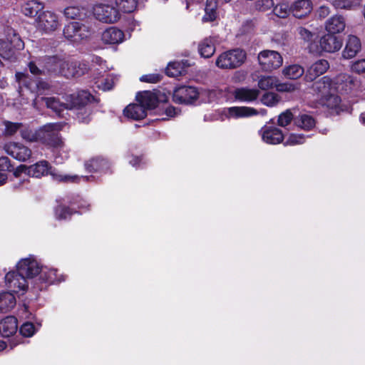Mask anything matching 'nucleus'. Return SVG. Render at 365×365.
<instances>
[{"instance_id":"obj_52","label":"nucleus","mask_w":365,"mask_h":365,"mask_svg":"<svg viewBox=\"0 0 365 365\" xmlns=\"http://www.w3.org/2000/svg\"><path fill=\"white\" fill-rule=\"evenodd\" d=\"M21 127H22V124L21 123H11V122L7 121V122L5 123V131H4V133L6 135H13Z\"/></svg>"},{"instance_id":"obj_45","label":"nucleus","mask_w":365,"mask_h":365,"mask_svg":"<svg viewBox=\"0 0 365 365\" xmlns=\"http://www.w3.org/2000/svg\"><path fill=\"white\" fill-rule=\"evenodd\" d=\"M184 72V67L180 62L170 63L166 68V74L170 77H178Z\"/></svg>"},{"instance_id":"obj_58","label":"nucleus","mask_w":365,"mask_h":365,"mask_svg":"<svg viewBox=\"0 0 365 365\" xmlns=\"http://www.w3.org/2000/svg\"><path fill=\"white\" fill-rule=\"evenodd\" d=\"M140 81L155 83L160 80V76L158 74L143 75L140 78Z\"/></svg>"},{"instance_id":"obj_64","label":"nucleus","mask_w":365,"mask_h":365,"mask_svg":"<svg viewBox=\"0 0 365 365\" xmlns=\"http://www.w3.org/2000/svg\"><path fill=\"white\" fill-rule=\"evenodd\" d=\"M165 113L168 116L174 117L175 115H177V111L175 108L170 106L166 108Z\"/></svg>"},{"instance_id":"obj_62","label":"nucleus","mask_w":365,"mask_h":365,"mask_svg":"<svg viewBox=\"0 0 365 365\" xmlns=\"http://www.w3.org/2000/svg\"><path fill=\"white\" fill-rule=\"evenodd\" d=\"M142 158L140 157L133 156L132 159L129 160V163L135 168L140 167L142 163Z\"/></svg>"},{"instance_id":"obj_10","label":"nucleus","mask_w":365,"mask_h":365,"mask_svg":"<svg viewBox=\"0 0 365 365\" xmlns=\"http://www.w3.org/2000/svg\"><path fill=\"white\" fill-rule=\"evenodd\" d=\"M319 47L311 43L309 45V51L312 53H320L325 51L328 53H334L340 50L342 46V41L340 38L334 34L328 33L323 36L319 41Z\"/></svg>"},{"instance_id":"obj_25","label":"nucleus","mask_w":365,"mask_h":365,"mask_svg":"<svg viewBox=\"0 0 365 365\" xmlns=\"http://www.w3.org/2000/svg\"><path fill=\"white\" fill-rule=\"evenodd\" d=\"M361 41L359 38L354 35H349L347 38L346 46L343 51V56L345 58L354 57L361 50Z\"/></svg>"},{"instance_id":"obj_42","label":"nucleus","mask_w":365,"mask_h":365,"mask_svg":"<svg viewBox=\"0 0 365 365\" xmlns=\"http://www.w3.org/2000/svg\"><path fill=\"white\" fill-rule=\"evenodd\" d=\"M296 124L304 130H310L314 127L315 120L309 115L302 114L296 119Z\"/></svg>"},{"instance_id":"obj_40","label":"nucleus","mask_w":365,"mask_h":365,"mask_svg":"<svg viewBox=\"0 0 365 365\" xmlns=\"http://www.w3.org/2000/svg\"><path fill=\"white\" fill-rule=\"evenodd\" d=\"M278 78L273 76H262L258 81V87L261 90H269L276 88Z\"/></svg>"},{"instance_id":"obj_60","label":"nucleus","mask_w":365,"mask_h":365,"mask_svg":"<svg viewBox=\"0 0 365 365\" xmlns=\"http://www.w3.org/2000/svg\"><path fill=\"white\" fill-rule=\"evenodd\" d=\"M298 33L300 35L301 38H302L304 40L307 41H312L314 36V34L311 31L303 27L299 28Z\"/></svg>"},{"instance_id":"obj_37","label":"nucleus","mask_w":365,"mask_h":365,"mask_svg":"<svg viewBox=\"0 0 365 365\" xmlns=\"http://www.w3.org/2000/svg\"><path fill=\"white\" fill-rule=\"evenodd\" d=\"M304 73V68L298 64L286 66L282 70L283 75L289 79H297Z\"/></svg>"},{"instance_id":"obj_35","label":"nucleus","mask_w":365,"mask_h":365,"mask_svg":"<svg viewBox=\"0 0 365 365\" xmlns=\"http://www.w3.org/2000/svg\"><path fill=\"white\" fill-rule=\"evenodd\" d=\"M117 80V76L113 74H106L98 78L95 81V84L98 88L106 91L112 89Z\"/></svg>"},{"instance_id":"obj_21","label":"nucleus","mask_w":365,"mask_h":365,"mask_svg":"<svg viewBox=\"0 0 365 365\" xmlns=\"http://www.w3.org/2000/svg\"><path fill=\"white\" fill-rule=\"evenodd\" d=\"M329 67L327 60L321 59L312 64L307 70L304 79L307 81H313L318 76L325 73Z\"/></svg>"},{"instance_id":"obj_53","label":"nucleus","mask_w":365,"mask_h":365,"mask_svg":"<svg viewBox=\"0 0 365 365\" xmlns=\"http://www.w3.org/2000/svg\"><path fill=\"white\" fill-rule=\"evenodd\" d=\"M305 137L302 134H291L286 140L285 144L295 145L304 143Z\"/></svg>"},{"instance_id":"obj_56","label":"nucleus","mask_w":365,"mask_h":365,"mask_svg":"<svg viewBox=\"0 0 365 365\" xmlns=\"http://www.w3.org/2000/svg\"><path fill=\"white\" fill-rule=\"evenodd\" d=\"M276 89L279 92H293L297 89V86L290 83H280L278 79Z\"/></svg>"},{"instance_id":"obj_28","label":"nucleus","mask_w":365,"mask_h":365,"mask_svg":"<svg viewBox=\"0 0 365 365\" xmlns=\"http://www.w3.org/2000/svg\"><path fill=\"white\" fill-rule=\"evenodd\" d=\"M136 99L138 103L143 106L146 110L155 108L158 102L156 95L148 91L139 93Z\"/></svg>"},{"instance_id":"obj_19","label":"nucleus","mask_w":365,"mask_h":365,"mask_svg":"<svg viewBox=\"0 0 365 365\" xmlns=\"http://www.w3.org/2000/svg\"><path fill=\"white\" fill-rule=\"evenodd\" d=\"M313 90L319 100L322 99L331 92H336L335 82L328 76H324L313 84Z\"/></svg>"},{"instance_id":"obj_18","label":"nucleus","mask_w":365,"mask_h":365,"mask_svg":"<svg viewBox=\"0 0 365 365\" xmlns=\"http://www.w3.org/2000/svg\"><path fill=\"white\" fill-rule=\"evenodd\" d=\"M262 140L267 144L280 143L284 138V135L280 129L273 126H264L259 131Z\"/></svg>"},{"instance_id":"obj_15","label":"nucleus","mask_w":365,"mask_h":365,"mask_svg":"<svg viewBox=\"0 0 365 365\" xmlns=\"http://www.w3.org/2000/svg\"><path fill=\"white\" fill-rule=\"evenodd\" d=\"M16 267L18 271L26 278L34 277L40 274L41 269L38 262L33 256H29V257L21 259Z\"/></svg>"},{"instance_id":"obj_24","label":"nucleus","mask_w":365,"mask_h":365,"mask_svg":"<svg viewBox=\"0 0 365 365\" xmlns=\"http://www.w3.org/2000/svg\"><path fill=\"white\" fill-rule=\"evenodd\" d=\"M17 329V319L13 316H8L0 321V334L4 337L12 336Z\"/></svg>"},{"instance_id":"obj_17","label":"nucleus","mask_w":365,"mask_h":365,"mask_svg":"<svg viewBox=\"0 0 365 365\" xmlns=\"http://www.w3.org/2000/svg\"><path fill=\"white\" fill-rule=\"evenodd\" d=\"M359 86L360 82L356 78L346 73L339 75L335 80L336 91L345 93L356 91Z\"/></svg>"},{"instance_id":"obj_59","label":"nucleus","mask_w":365,"mask_h":365,"mask_svg":"<svg viewBox=\"0 0 365 365\" xmlns=\"http://www.w3.org/2000/svg\"><path fill=\"white\" fill-rule=\"evenodd\" d=\"M11 163L7 157L0 158V173H5L10 170Z\"/></svg>"},{"instance_id":"obj_55","label":"nucleus","mask_w":365,"mask_h":365,"mask_svg":"<svg viewBox=\"0 0 365 365\" xmlns=\"http://www.w3.org/2000/svg\"><path fill=\"white\" fill-rule=\"evenodd\" d=\"M274 6L273 0H257L255 7L257 10L265 11Z\"/></svg>"},{"instance_id":"obj_6","label":"nucleus","mask_w":365,"mask_h":365,"mask_svg":"<svg viewBox=\"0 0 365 365\" xmlns=\"http://www.w3.org/2000/svg\"><path fill=\"white\" fill-rule=\"evenodd\" d=\"M93 29L88 24L72 22L64 27V37L73 43H79L88 39L93 34Z\"/></svg>"},{"instance_id":"obj_46","label":"nucleus","mask_w":365,"mask_h":365,"mask_svg":"<svg viewBox=\"0 0 365 365\" xmlns=\"http://www.w3.org/2000/svg\"><path fill=\"white\" fill-rule=\"evenodd\" d=\"M85 14L84 9L78 6H68L64 9V15L67 19H81Z\"/></svg>"},{"instance_id":"obj_43","label":"nucleus","mask_w":365,"mask_h":365,"mask_svg":"<svg viewBox=\"0 0 365 365\" xmlns=\"http://www.w3.org/2000/svg\"><path fill=\"white\" fill-rule=\"evenodd\" d=\"M341 101L340 98L336 94V92H331L326 97L320 99V103L329 108H336L338 107Z\"/></svg>"},{"instance_id":"obj_1","label":"nucleus","mask_w":365,"mask_h":365,"mask_svg":"<svg viewBox=\"0 0 365 365\" xmlns=\"http://www.w3.org/2000/svg\"><path fill=\"white\" fill-rule=\"evenodd\" d=\"M93 96L86 91H80L72 94L66 95L64 97L65 103H61L59 100L54 97L41 98L45 101L46 107L53 110L58 115H61V113L65 110L76 109L80 110L77 113L78 118L83 122L86 121V118L81 116L80 114L89 115V110L86 106L89 103Z\"/></svg>"},{"instance_id":"obj_2","label":"nucleus","mask_w":365,"mask_h":365,"mask_svg":"<svg viewBox=\"0 0 365 365\" xmlns=\"http://www.w3.org/2000/svg\"><path fill=\"white\" fill-rule=\"evenodd\" d=\"M19 173H24L34 178H40L45 175L50 174L53 180L58 182H77L80 179H83L84 181L90 180V178L87 176L79 177L78 175L61 174L50 166L49 163L46 160H41L30 166L21 165L16 168L14 172V175L18 176Z\"/></svg>"},{"instance_id":"obj_32","label":"nucleus","mask_w":365,"mask_h":365,"mask_svg":"<svg viewBox=\"0 0 365 365\" xmlns=\"http://www.w3.org/2000/svg\"><path fill=\"white\" fill-rule=\"evenodd\" d=\"M41 279L48 283L53 284L64 281L63 275L58 276L57 270L46 267H41L40 272Z\"/></svg>"},{"instance_id":"obj_47","label":"nucleus","mask_w":365,"mask_h":365,"mask_svg":"<svg viewBox=\"0 0 365 365\" xmlns=\"http://www.w3.org/2000/svg\"><path fill=\"white\" fill-rule=\"evenodd\" d=\"M262 103L269 107L276 106L280 101V97L274 93H266L262 97Z\"/></svg>"},{"instance_id":"obj_7","label":"nucleus","mask_w":365,"mask_h":365,"mask_svg":"<svg viewBox=\"0 0 365 365\" xmlns=\"http://www.w3.org/2000/svg\"><path fill=\"white\" fill-rule=\"evenodd\" d=\"M93 14L96 19L106 24H114L120 18L119 11L114 6L106 4L95 5L93 7Z\"/></svg>"},{"instance_id":"obj_44","label":"nucleus","mask_w":365,"mask_h":365,"mask_svg":"<svg viewBox=\"0 0 365 365\" xmlns=\"http://www.w3.org/2000/svg\"><path fill=\"white\" fill-rule=\"evenodd\" d=\"M86 169L91 171L104 170L108 168V162L101 158L93 159L86 164Z\"/></svg>"},{"instance_id":"obj_20","label":"nucleus","mask_w":365,"mask_h":365,"mask_svg":"<svg viewBox=\"0 0 365 365\" xmlns=\"http://www.w3.org/2000/svg\"><path fill=\"white\" fill-rule=\"evenodd\" d=\"M222 114L226 118H246L257 114L255 109L245 106H233L225 108Z\"/></svg>"},{"instance_id":"obj_16","label":"nucleus","mask_w":365,"mask_h":365,"mask_svg":"<svg viewBox=\"0 0 365 365\" xmlns=\"http://www.w3.org/2000/svg\"><path fill=\"white\" fill-rule=\"evenodd\" d=\"M199 92L192 86H182L173 92V98L175 103L189 104L197 99Z\"/></svg>"},{"instance_id":"obj_39","label":"nucleus","mask_w":365,"mask_h":365,"mask_svg":"<svg viewBox=\"0 0 365 365\" xmlns=\"http://www.w3.org/2000/svg\"><path fill=\"white\" fill-rule=\"evenodd\" d=\"M118 11L123 13H131L134 11L138 5L137 0H115Z\"/></svg>"},{"instance_id":"obj_34","label":"nucleus","mask_w":365,"mask_h":365,"mask_svg":"<svg viewBox=\"0 0 365 365\" xmlns=\"http://www.w3.org/2000/svg\"><path fill=\"white\" fill-rule=\"evenodd\" d=\"M43 9V4L36 0H29L22 7V12L26 16H35Z\"/></svg>"},{"instance_id":"obj_51","label":"nucleus","mask_w":365,"mask_h":365,"mask_svg":"<svg viewBox=\"0 0 365 365\" xmlns=\"http://www.w3.org/2000/svg\"><path fill=\"white\" fill-rule=\"evenodd\" d=\"M72 215V212L69 208L59 205L55 210V216L58 220H66Z\"/></svg>"},{"instance_id":"obj_9","label":"nucleus","mask_w":365,"mask_h":365,"mask_svg":"<svg viewBox=\"0 0 365 365\" xmlns=\"http://www.w3.org/2000/svg\"><path fill=\"white\" fill-rule=\"evenodd\" d=\"M10 40H0V56L3 58L11 60L16 56V51L24 48V42L14 31H12Z\"/></svg>"},{"instance_id":"obj_61","label":"nucleus","mask_w":365,"mask_h":365,"mask_svg":"<svg viewBox=\"0 0 365 365\" xmlns=\"http://www.w3.org/2000/svg\"><path fill=\"white\" fill-rule=\"evenodd\" d=\"M28 66L29 68L30 72L34 75L45 74L43 66L41 68L36 64L35 62H30L28 64Z\"/></svg>"},{"instance_id":"obj_12","label":"nucleus","mask_w":365,"mask_h":365,"mask_svg":"<svg viewBox=\"0 0 365 365\" xmlns=\"http://www.w3.org/2000/svg\"><path fill=\"white\" fill-rule=\"evenodd\" d=\"M5 282L11 292L24 294L28 288L26 278L18 270L8 272L5 276Z\"/></svg>"},{"instance_id":"obj_29","label":"nucleus","mask_w":365,"mask_h":365,"mask_svg":"<svg viewBox=\"0 0 365 365\" xmlns=\"http://www.w3.org/2000/svg\"><path fill=\"white\" fill-rule=\"evenodd\" d=\"M45 63L43 65V69L45 73H54L61 76V70L63 64L64 59L58 58L56 56H49L45 58Z\"/></svg>"},{"instance_id":"obj_54","label":"nucleus","mask_w":365,"mask_h":365,"mask_svg":"<svg viewBox=\"0 0 365 365\" xmlns=\"http://www.w3.org/2000/svg\"><path fill=\"white\" fill-rule=\"evenodd\" d=\"M36 329L31 322H26L20 327L21 334L26 337H30L34 334Z\"/></svg>"},{"instance_id":"obj_30","label":"nucleus","mask_w":365,"mask_h":365,"mask_svg":"<svg viewBox=\"0 0 365 365\" xmlns=\"http://www.w3.org/2000/svg\"><path fill=\"white\" fill-rule=\"evenodd\" d=\"M124 115L133 120H140L147 115V110L139 103L130 104L123 110Z\"/></svg>"},{"instance_id":"obj_48","label":"nucleus","mask_w":365,"mask_h":365,"mask_svg":"<svg viewBox=\"0 0 365 365\" xmlns=\"http://www.w3.org/2000/svg\"><path fill=\"white\" fill-rule=\"evenodd\" d=\"M291 11V7H289V5L285 3L277 4L273 9L274 15L279 18L282 19L287 18Z\"/></svg>"},{"instance_id":"obj_3","label":"nucleus","mask_w":365,"mask_h":365,"mask_svg":"<svg viewBox=\"0 0 365 365\" xmlns=\"http://www.w3.org/2000/svg\"><path fill=\"white\" fill-rule=\"evenodd\" d=\"M16 78L20 85L24 86V89L21 91L23 95L29 93L30 96L34 98L32 106L34 108L38 109L37 105V96L46 93L49 90L50 86L46 81L33 79L28 74L24 73H16Z\"/></svg>"},{"instance_id":"obj_22","label":"nucleus","mask_w":365,"mask_h":365,"mask_svg":"<svg viewBox=\"0 0 365 365\" xmlns=\"http://www.w3.org/2000/svg\"><path fill=\"white\" fill-rule=\"evenodd\" d=\"M233 95L236 100L249 103L255 101L258 98L259 91L256 88L242 87L236 88Z\"/></svg>"},{"instance_id":"obj_38","label":"nucleus","mask_w":365,"mask_h":365,"mask_svg":"<svg viewBox=\"0 0 365 365\" xmlns=\"http://www.w3.org/2000/svg\"><path fill=\"white\" fill-rule=\"evenodd\" d=\"M217 6V0L206 1L205 9V14L202 18L203 21H212L215 19Z\"/></svg>"},{"instance_id":"obj_26","label":"nucleus","mask_w":365,"mask_h":365,"mask_svg":"<svg viewBox=\"0 0 365 365\" xmlns=\"http://www.w3.org/2000/svg\"><path fill=\"white\" fill-rule=\"evenodd\" d=\"M291 10L295 17L302 18L311 13L312 4L310 0H297L292 4Z\"/></svg>"},{"instance_id":"obj_36","label":"nucleus","mask_w":365,"mask_h":365,"mask_svg":"<svg viewBox=\"0 0 365 365\" xmlns=\"http://www.w3.org/2000/svg\"><path fill=\"white\" fill-rule=\"evenodd\" d=\"M19 96L14 99L12 106L17 110L23 109L25 106L28 105L31 101H33L34 98L31 97L29 93L23 95L21 91L24 89L23 85L19 83Z\"/></svg>"},{"instance_id":"obj_8","label":"nucleus","mask_w":365,"mask_h":365,"mask_svg":"<svg viewBox=\"0 0 365 365\" xmlns=\"http://www.w3.org/2000/svg\"><path fill=\"white\" fill-rule=\"evenodd\" d=\"M258 62L262 70L272 71L279 68L283 63L279 53L272 50H264L258 54Z\"/></svg>"},{"instance_id":"obj_4","label":"nucleus","mask_w":365,"mask_h":365,"mask_svg":"<svg viewBox=\"0 0 365 365\" xmlns=\"http://www.w3.org/2000/svg\"><path fill=\"white\" fill-rule=\"evenodd\" d=\"M247 59L246 52L240 48L230 49L221 53L216 58L215 65L222 70L240 67Z\"/></svg>"},{"instance_id":"obj_27","label":"nucleus","mask_w":365,"mask_h":365,"mask_svg":"<svg viewBox=\"0 0 365 365\" xmlns=\"http://www.w3.org/2000/svg\"><path fill=\"white\" fill-rule=\"evenodd\" d=\"M346 26L344 18L341 16L335 15L329 19L325 24L326 31L331 34L342 32Z\"/></svg>"},{"instance_id":"obj_5","label":"nucleus","mask_w":365,"mask_h":365,"mask_svg":"<svg viewBox=\"0 0 365 365\" xmlns=\"http://www.w3.org/2000/svg\"><path fill=\"white\" fill-rule=\"evenodd\" d=\"M64 124L61 123H48L38 130L39 141L53 148L62 147L63 143L59 135Z\"/></svg>"},{"instance_id":"obj_50","label":"nucleus","mask_w":365,"mask_h":365,"mask_svg":"<svg viewBox=\"0 0 365 365\" xmlns=\"http://www.w3.org/2000/svg\"><path fill=\"white\" fill-rule=\"evenodd\" d=\"M21 137L29 142L39 141L38 130L33 131L29 129H23L21 130Z\"/></svg>"},{"instance_id":"obj_63","label":"nucleus","mask_w":365,"mask_h":365,"mask_svg":"<svg viewBox=\"0 0 365 365\" xmlns=\"http://www.w3.org/2000/svg\"><path fill=\"white\" fill-rule=\"evenodd\" d=\"M329 14V9L327 6H321L319 9V15L320 17L324 18Z\"/></svg>"},{"instance_id":"obj_13","label":"nucleus","mask_w":365,"mask_h":365,"mask_svg":"<svg viewBox=\"0 0 365 365\" xmlns=\"http://www.w3.org/2000/svg\"><path fill=\"white\" fill-rule=\"evenodd\" d=\"M4 151L19 161H26L31 156V150L24 145L16 142H9L4 145Z\"/></svg>"},{"instance_id":"obj_41","label":"nucleus","mask_w":365,"mask_h":365,"mask_svg":"<svg viewBox=\"0 0 365 365\" xmlns=\"http://www.w3.org/2000/svg\"><path fill=\"white\" fill-rule=\"evenodd\" d=\"M332 6L336 9L352 10L359 6L356 0H332Z\"/></svg>"},{"instance_id":"obj_31","label":"nucleus","mask_w":365,"mask_h":365,"mask_svg":"<svg viewBox=\"0 0 365 365\" xmlns=\"http://www.w3.org/2000/svg\"><path fill=\"white\" fill-rule=\"evenodd\" d=\"M198 51L203 58H210L215 52V43L212 38L208 37L202 40L198 44Z\"/></svg>"},{"instance_id":"obj_14","label":"nucleus","mask_w":365,"mask_h":365,"mask_svg":"<svg viewBox=\"0 0 365 365\" xmlns=\"http://www.w3.org/2000/svg\"><path fill=\"white\" fill-rule=\"evenodd\" d=\"M63 64L66 66H63L61 76L67 78L81 76L88 70V65L85 61H73L64 59Z\"/></svg>"},{"instance_id":"obj_57","label":"nucleus","mask_w":365,"mask_h":365,"mask_svg":"<svg viewBox=\"0 0 365 365\" xmlns=\"http://www.w3.org/2000/svg\"><path fill=\"white\" fill-rule=\"evenodd\" d=\"M351 71L357 73H365V58L359 59L351 64Z\"/></svg>"},{"instance_id":"obj_11","label":"nucleus","mask_w":365,"mask_h":365,"mask_svg":"<svg viewBox=\"0 0 365 365\" xmlns=\"http://www.w3.org/2000/svg\"><path fill=\"white\" fill-rule=\"evenodd\" d=\"M36 24L38 30L49 34L56 31L60 26L59 17L53 11H45L38 15Z\"/></svg>"},{"instance_id":"obj_23","label":"nucleus","mask_w":365,"mask_h":365,"mask_svg":"<svg viewBox=\"0 0 365 365\" xmlns=\"http://www.w3.org/2000/svg\"><path fill=\"white\" fill-rule=\"evenodd\" d=\"M101 39L107 44H117L123 41L124 34L115 27H110L102 33Z\"/></svg>"},{"instance_id":"obj_33","label":"nucleus","mask_w":365,"mask_h":365,"mask_svg":"<svg viewBox=\"0 0 365 365\" xmlns=\"http://www.w3.org/2000/svg\"><path fill=\"white\" fill-rule=\"evenodd\" d=\"M16 305V298L11 292L0 294V312H6Z\"/></svg>"},{"instance_id":"obj_49","label":"nucleus","mask_w":365,"mask_h":365,"mask_svg":"<svg viewBox=\"0 0 365 365\" xmlns=\"http://www.w3.org/2000/svg\"><path fill=\"white\" fill-rule=\"evenodd\" d=\"M293 120V114L290 110H286L282 112L279 116L277 120V124L279 126L285 127L288 125Z\"/></svg>"}]
</instances>
